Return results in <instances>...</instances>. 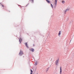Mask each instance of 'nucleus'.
Segmentation results:
<instances>
[{"mask_svg":"<svg viewBox=\"0 0 74 74\" xmlns=\"http://www.w3.org/2000/svg\"><path fill=\"white\" fill-rule=\"evenodd\" d=\"M47 71H48V69L46 71L47 72Z\"/></svg>","mask_w":74,"mask_h":74,"instance_id":"nucleus-17","label":"nucleus"},{"mask_svg":"<svg viewBox=\"0 0 74 74\" xmlns=\"http://www.w3.org/2000/svg\"><path fill=\"white\" fill-rule=\"evenodd\" d=\"M27 5L26 6H27Z\"/></svg>","mask_w":74,"mask_h":74,"instance_id":"nucleus-22","label":"nucleus"},{"mask_svg":"<svg viewBox=\"0 0 74 74\" xmlns=\"http://www.w3.org/2000/svg\"><path fill=\"white\" fill-rule=\"evenodd\" d=\"M37 64V61H36V62L35 63V66H36V65Z\"/></svg>","mask_w":74,"mask_h":74,"instance_id":"nucleus-11","label":"nucleus"},{"mask_svg":"<svg viewBox=\"0 0 74 74\" xmlns=\"http://www.w3.org/2000/svg\"><path fill=\"white\" fill-rule=\"evenodd\" d=\"M25 44L26 47H27V48H29V47H28V46H27V42L25 43Z\"/></svg>","mask_w":74,"mask_h":74,"instance_id":"nucleus-7","label":"nucleus"},{"mask_svg":"<svg viewBox=\"0 0 74 74\" xmlns=\"http://www.w3.org/2000/svg\"><path fill=\"white\" fill-rule=\"evenodd\" d=\"M57 1H58V0H55L54 5L56 6L57 5Z\"/></svg>","mask_w":74,"mask_h":74,"instance_id":"nucleus-4","label":"nucleus"},{"mask_svg":"<svg viewBox=\"0 0 74 74\" xmlns=\"http://www.w3.org/2000/svg\"><path fill=\"white\" fill-rule=\"evenodd\" d=\"M23 55V52L21 51H20L19 53V55L20 56H21V55Z\"/></svg>","mask_w":74,"mask_h":74,"instance_id":"nucleus-3","label":"nucleus"},{"mask_svg":"<svg viewBox=\"0 0 74 74\" xmlns=\"http://www.w3.org/2000/svg\"><path fill=\"white\" fill-rule=\"evenodd\" d=\"M46 1L48 3H49V4L51 3V1H50L48 0H46Z\"/></svg>","mask_w":74,"mask_h":74,"instance_id":"nucleus-10","label":"nucleus"},{"mask_svg":"<svg viewBox=\"0 0 74 74\" xmlns=\"http://www.w3.org/2000/svg\"><path fill=\"white\" fill-rule=\"evenodd\" d=\"M71 40H71H71L70 42H71Z\"/></svg>","mask_w":74,"mask_h":74,"instance_id":"nucleus-20","label":"nucleus"},{"mask_svg":"<svg viewBox=\"0 0 74 74\" xmlns=\"http://www.w3.org/2000/svg\"><path fill=\"white\" fill-rule=\"evenodd\" d=\"M51 6L52 8H53V5H52V4H51Z\"/></svg>","mask_w":74,"mask_h":74,"instance_id":"nucleus-12","label":"nucleus"},{"mask_svg":"<svg viewBox=\"0 0 74 74\" xmlns=\"http://www.w3.org/2000/svg\"><path fill=\"white\" fill-rule=\"evenodd\" d=\"M1 5L2 7H4V5Z\"/></svg>","mask_w":74,"mask_h":74,"instance_id":"nucleus-16","label":"nucleus"},{"mask_svg":"<svg viewBox=\"0 0 74 74\" xmlns=\"http://www.w3.org/2000/svg\"><path fill=\"white\" fill-rule=\"evenodd\" d=\"M31 3H33V0H31Z\"/></svg>","mask_w":74,"mask_h":74,"instance_id":"nucleus-14","label":"nucleus"},{"mask_svg":"<svg viewBox=\"0 0 74 74\" xmlns=\"http://www.w3.org/2000/svg\"><path fill=\"white\" fill-rule=\"evenodd\" d=\"M19 40L20 43L21 44V42H22V38H19Z\"/></svg>","mask_w":74,"mask_h":74,"instance_id":"nucleus-5","label":"nucleus"},{"mask_svg":"<svg viewBox=\"0 0 74 74\" xmlns=\"http://www.w3.org/2000/svg\"><path fill=\"white\" fill-rule=\"evenodd\" d=\"M31 72L32 73H33V71H32V69H31Z\"/></svg>","mask_w":74,"mask_h":74,"instance_id":"nucleus-15","label":"nucleus"},{"mask_svg":"<svg viewBox=\"0 0 74 74\" xmlns=\"http://www.w3.org/2000/svg\"><path fill=\"white\" fill-rule=\"evenodd\" d=\"M61 33H62V32H61V31H60L59 32V33H58V36L59 37H60V34H61Z\"/></svg>","mask_w":74,"mask_h":74,"instance_id":"nucleus-9","label":"nucleus"},{"mask_svg":"<svg viewBox=\"0 0 74 74\" xmlns=\"http://www.w3.org/2000/svg\"><path fill=\"white\" fill-rule=\"evenodd\" d=\"M30 50L32 52H34V50L33 49H30Z\"/></svg>","mask_w":74,"mask_h":74,"instance_id":"nucleus-8","label":"nucleus"},{"mask_svg":"<svg viewBox=\"0 0 74 74\" xmlns=\"http://www.w3.org/2000/svg\"><path fill=\"white\" fill-rule=\"evenodd\" d=\"M65 3V2L64 1H62V3H63V4H64Z\"/></svg>","mask_w":74,"mask_h":74,"instance_id":"nucleus-13","label":"nucleus"},{"mask_svg":"<svg viewBox=\"0 0 74 74\" xmlns=\"http://www.w3.org/2000/svg\"><path fill=\"white\" fill-rule=\"evenodd\" d=\"M33 46H34V45H33Z\"/></svg>","mask_w":74,"mask_h":74,"instance_id":"nucleus-21","label":"nucleus"},{"mask_svg":"<svg viewBox=\"0 0 74 74\" xmlns=\"http://www.w3.org/2000/svg\"><path fill=\"white\" fill-rule=\"evenodd\" d=\"M30 74H33V73H31Z\"/></svg>","mask_w":74,"mask_h":74,"instance_id":"nucleus-19","label":"nucleus"},{"mask_svg":"<svg viewBox=\"0 0 74 74\" xmlns=\"http://www.w3.org/2000/svg\"><path fill=\"white\" fill-rule=\"evenodd\" d=\"M49 69V67H48V68H47V69Z\"/></svg>","mask_w":74,"mask_h":74,"instance_id":"nucleus-18","label":"nucleus"},{"mask_svg":"<svg viewBox=\"0 0 74 74\" xmlns=\"http://www.w3.org/2000/svg\"><path fill=\"white\" fill-rule=\"evenodd\" d=\"M60 74H62V67L60 66Z\"/></svg>","mask_w":74,"mask_h":74,"instance_id":"nucleus-6","label":"nucleus"},{"mask_svg":"<svg viewBox=\"0 0 74 74\" xmlns=\"http://www.w3.org/2000/svg\"><path fill=\"white\" fill-rule=\"evenodd\" d=\"M59 59H58L55 62V64L56 66H58V63H59Z\"/></svg>","mask_w":74,"mask_h":74,"instance_id":"nucleus-1","label":"nucleus"},{"mask_svg":"<svg viewBox=\"0 0 74 74\" xmlns=\"http://www.w3.org/2000/svg\"><path fill=\"white\" fill-rule=\"evenodd\" d=\"M69 11V9H67L66 10H64V14H66V12H67V11Z\"/></svg>","mask_w":74,"mask_h":74,"instance_id":"nucleus-2","label":"nucleus"}]
</instances>
